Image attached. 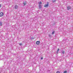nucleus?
I'll use <instances>...</instances> for the list:
<instances>
[{
  "label": "nucleus",
  "mask_w": 73,
  "mask_h": 73,
  "mask_svg": "<svg viewBox=\"0 0 73 73\" xmlns=\"http://www.w3.org/2000/svg\"><path fill=\"white\" fill-rule=\"evenodd\" d=\"M49 6V2H47V4L44 5V7L46 8H48Z\"/></svg>",
  "instance_id": "f257e3e1"
},
{
  "label": "nucleus",
  "mask_w": 73,
  "mask_h": 73,
  "mask_svg": "<svg viewBox=\"0 0 73 73\" xmlns=\"http://www.w3.org/2000/svg\"><path fill=\"white\" fill-rule=\"evenodd\" d=\"M38 7L39 8V9H40L41 8H42V5H38Z\"/></svg>",
  "instance_id": "f03ea898"
},
{
  "label": "nucleus",
  "mask_w": 73,
  "mask_h": 73,
  "mask_svg": "<svg viewBox=\"0 0 73 73\" xmlns=\"http://www.w3.org/2000/svg\"><path fill=\"white\" fill-rule=\"evenodd\" d=\"M40 41H37L36 42V45H39V44H40Z\"/></svg>",
  "instance_id": "7ed1b4c3"
},
{
  "label": "nucleus",
  "mask_w": 73,
  "mask_h": 73,
  "mask_svg": "<svg viewBox=\"0 0 73 73\" xmlns=\"http://www.w3.org/2000/svg\"><path fill=\"white\" fill-rule=\"evenodd\" d=\"M3 15L4 13H0V16H1V17H2V16H3Z\"/></svg>",
  "instance_id": "20e7f679"
},
{
  "label": "nucleus",
  "mask_w": 73,
  "mask_h": 73,
  "mask_svg": "<svg viewBox=\"0 0 73 73\" xmlns=\"http://www.w3.org/2000/svg\"><path fill=\"white\" fill-rule=\"evenodd\" d=\"M67 8L68 10H69L70 9H71V8L70 6H68V7H67Z\"/></svg>",
  "instance_id": "39448f33"
},
{
  "label": "nucleus",
  "mask_w": 73,
  "mask_h": 73,
  "mask_svg": "<svg viewBox=\"0 0 73 73\" xmlns=\"http://www.w3.org/2000/svg\"><path fill=\"white\" fill-rule=\"evenodd\" d=\"M23 4L24 5V6H25V5L27 4V2L26 1H24Z\"/></svg>",
  "instance_id": "423d86ee"
},
{
  "label": "nucleus",
  "mask_w": 73,
  "mask_h": 73,
  "mask_svg": "<svg viewBox=\"0 0 73 73\" xmlns=\"http://www.w3.org/2000/svg\"><path fill=\"white\" fill-rule=\"evenodd\" d=\"M15 9H17V8H18V5H16L15 6Z\"/></svg>",
  "instance_id": "0eeeda50"
},
{
  "label": "nucleus",
  "mask_w": 73,
  "mask_h": 73,
  "mask_svg": "<svg viewBox=\"0 0 73 73\" xmlns=\"http://www.w3.org/2000/svg\"><path fill=\"white\" fill-rule=\"evenodd\" d=\"M56 1L57 0H52V3H55Z\"/></svg>",
  "instance_id": "6e6552de"
},
{
  "label": "nucleus",
  "mask_w": 73,
  "mask_h": 73,
  "mask_svg": "<svg viewBox=\"0 0 73 73\" xmlns=\"http://www.w3.org/2000/svg\"><path fill=\"white\" fill-rule=\"evenodd\" d=\"M38 4H39V5H42V3L41 2H38Z\"/></svg>",
  "instance_id": "1a4fd4ad"
},
{
  "label": "nucleus",
  "mask_w": 73,
  "mask_h": 73,
  "mask_svg": "<svg viewBox=\"0 0 73 73\" xmlns=\"http://www.w3.org/2000/svg\"><path fill=\"white\" fill-rule=\"evenodd\" d=\"M2 22L0 21V26H2V25L3 24H2Z\"/></svg>",
  "instance_id": "9d476101"
},
{
  "label": "nucleus",
  "mask_w": 73,
  "mask_h": 73,
  "mask_svg": "<svg viewBox=\"0 0 73 73\" xmlns=\"http://www.w3.org/2000/svg\"><path fill=\"white\" fill-rule=\"evenodd\" d=\"M62 52V54H64V53H65V51H61Z\"/></svg>",
  "instance_id": "9b49d317"
},
{
  "label": "nucleus",
  "mask_w": 73,
  "mask_h": 73,
  "mask_svg": "<svg viewBox=\"0 0 73 73\" xmlns=\"http://www.w3.org/2000/svg\"><path fill=\"white\" fill-rule=\"evenodd\" d=\"M60 50V49L59 48H58V50H57V51L56 52V53L57 54L58 53V51Z\"/></svg>",
  "instance_id": "f8f14e48"
},
{
  "label": "nucleus",
  "mask_w": 73,
  "mask_h": 73,
  "mask_svg": "<svg viewBox=\"0 0 73 73\" xmlns=\"http://www.w3.org/2000/svg\"><path fill=\"white\" fill-rule=\"evenodd\" d=\"M49 37H50L51 38V37H52V35H49Z\"/></svg>",
  "instance_id": "ddd939ff"
},
{
  "label": "nucleus",
  "mask_w": 73,
  "mask_h": 73,
  "mask_svg": "<svg viewBox=\"0 0 73 73\" xmlns=\"http://www.w3.org/2000/svg\"><path fill=\"white\" fill-rule=\"evenodd\" d=\"M63 73H67V71L66 70Z\"/></svg>",
  "instance_id": "4468645a"
},
{
  "label": "nucleus",
  "mask_w": 73,
  "mask_h": 73,
  "mask_svg": "<svg viewBox=\"0 0 73 73\" xmlns=\"http://www.w3.org/2000/svg\"><path fill=\"white\" fill-rule=\"evenodd\" d=\"M54 32H55L54 31H53L52 33V35H54Z\"/></svg>",
  "instance_id": "2eb2a0df"
},
{
  "label": "nucleus",
  "mask_w": 73,
  "mask_h": 73,
  "mask_svg": "<svg viewBox=\"0 0 73 73\" xmlns=\"http://www.w3.org/2000/svg\"><path fill=\"white\" fill-rule=\"evenodd\" d=\"M56 73H60V72L59 71H57V72H56Z\"/></svg>",
  "instance_id": "dca6fc26"
},
{
  "label": "nucleus",
  "mask_w": 73,
  "mask_h": 73,
  "mask_svg": "<svg viewBox=\"0 0 73 73\" xmlns=\"http://www.w3.org/2000/svg\"><path fill=\"white\" fill-rule=\"evenodd\" d=\"M41 60H42L43 59V58L42 57L41 58Z\"/></svg>",
  "instance_id": "f3484780"
},
{
  "label": "nucleus",
  "mask_w": 73,
  "mask_h": 73,
  "mask_svg": "<svg viewBox=\"0 0 73 73\" xmlns=\"http://www.w3.org/2000/svg\"><path fill=\"white\" fill-rule=\"evenodd\" d=\"M19 45H22V44L20 43V44H19Z\"/></svg>",
  "instance_id": "a211bd4d"
},
{
  "label": "nucleus",
  "mask_w": 73,
  "mask_h": 73,
  "mask_svg": "<svg viewBox=\"0 0 73 73\" xmlns=\"http://www.w3.org/2000/svg\"><path fill=\"white\" fill-rule=\"evenodd\" d=\"M1 5L0 4V8H1Z\"/></svg>",
  "instance_id": "6ab92c4d"
},
{
  "label": "nucleus",
  "mask_w": 73,
  "mask_h": 73,
  "mask_svg": "<svg viewBox=\"0 0 73 73\" xmlns=\"http://www.w3.org/2000/svg\"><path fill=\"white\" fill-rule=\"evenodd\" d=\"M12 61H11L10 62H12Z\"/></svg>",
  "instance_id": "aec40b11"
},
{
  "label": "nucleus",
  "mask_w": 73,
  "mask_h": 73,
  "mask_svg": "<svg viewBox=\"0 0 73 73\" xmlns=\"http://www.w3.org/2000/svg\"><path fill=\"white\" fill-rule=\"evenodd\" d=\"M33 39H34V38H33Z\"/></svg>",
  "instance_id": "412c9836"
}]
</instances>
